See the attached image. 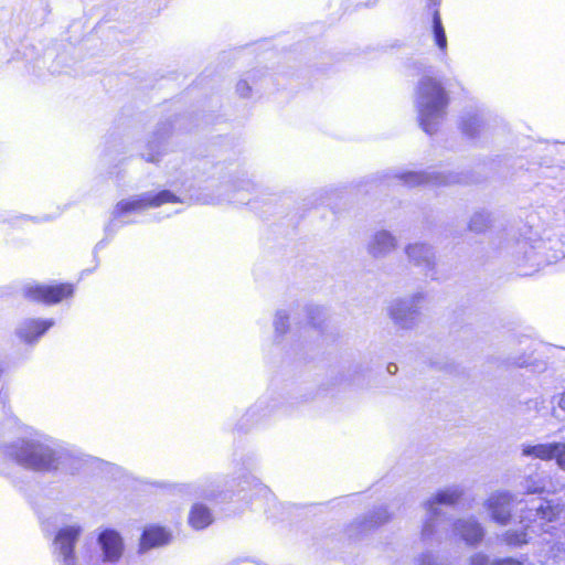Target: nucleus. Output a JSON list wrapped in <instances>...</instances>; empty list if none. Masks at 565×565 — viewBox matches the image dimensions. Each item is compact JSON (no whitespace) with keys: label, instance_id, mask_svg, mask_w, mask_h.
I'll use <instances>...</instances> for the list:
<instances>
[{"label":"nucleus","instance_id":"nucleus-1","mask_svg":"<svg viewBox=\"0 0 565 565\" xmlns=\"http://www.w3.org/2000/svg\"><path fill=\"white\" fill-rule=\"evenodd\" d=\"M448 104V94L438 78L427 75L419 81L417 87L418 121L426 134L433 135L437 131Z\"/></svg>","mask_w":565,"mask_h":565},{"label":"nucleus","instance_id":"nucleus-2","mask_svg":"<svg viewBox=\"0 0 565 565\" xmlns=\"http://www.w3.org/2000/svg\"><path fill=\"white\" fill-rule=\"evenodd\" d=\"M12 458L18 465L41 472L56 470L60 459L50 446L34 440H26L17 446Z\"/></svg>","mask_w":565,"mask_h":565},{"label":"nucleus","instance_id":"nucleus-3","mask_svg":"<svg viewBox=\"0 0 565 565\" xmlns=\"http://www.w3.org/2000/svg\"><path fill=\"white\" fill-rule=\"evenodd\" d=\"M75 292L73 282H57L51 285L38 284L23 290L25 299L34 303L52 306L71 299Z\"/></svg>","mask_w":565,"mask_h":565},{"label":"nucleus","instance_id":"nucleus-4","mask_svg":"<svg viewBox=\"0 0 565 565\" xmlns=\"http://www.w3.org/2000/svg\"><path fill=\"white\" fill-rule=\"evenodd\" d=\"M81 535L79 526L62 527L55 535L54 544L64 565H76L75 545Z\"/></svg>","mask_w":565,"mask_h":565},{"label":"nucleus","instance_id":"nucleus-5","mask_svg":"<svg viewBox=\"0 0 565 565\" xmlns=\"http://www.w3.org/2000/svg\"><path fill=\"white\" fill-rule=\"evenodd\" d=\"M98 544L103 552V561L117 563L125 551V544L119 532L113 529H105L98 535Z\"/></svg>","mask_w":565,"mask_h":565},{"label":"nucleus","instance_id":"nucleus-6","mask_svg":"<svg viewBox=\"0 0 565 565\" xmlns=\"http://www.w3.org/2000/svg\"><path fill=\"white\" fill-rule=\"evenodd\" d=\"M513 498L509 493H497L489 498L487 505L491 518L499 524H507L511 518Z\"/></svg>","mask_w":565,"mask_h":565},{"label":"nucleus","instance_id":"nucleus-7","mask_svg":"<svg viewBox=\"0 0 565 565\" xmlns=\"http://www.w3.org/2000/svg\"><path fill=\"white\" fill-rule=\"evenodd\" d=\"M171 541V533L163 526L149 525L140 536V548L146 551L167 545Z\"/></svg>","mask_w":565,"mask_h":565},{"label":"nucleus","instance_id":"nucleus-8","mask_svg":"<svg viewBox=\"0 0 565 565\" xmlns=\"http://www.w3.org/2000/svg\"><path fill=\"white\" fill-rule=\"evenodd\" d=\"M53 320L29 319L22 323L18 331L19 338L25 343L38 341L52 326Z\"/></svg>","mask_w":565,"mask_h":565},{"label":"nucleus","instance_id":"nucleus-9","mask_svg":"<svg viewBox=\"0 0 565 565\" xmlns=\"http://www.w3.org/2000/svg\"><path fill=\"white\" fill-rule=\"evenodd\" d=\"M214 521L212 511L209 507L203 503H195L192 505L189 512L188 522L189 525L196 530H204L210 526Z\"/></svg>","mask_w":565,"mask_h":565},{"label":"nucleus","instance_id":"nucleus-10","mask_svg":"<svg viewBox=\"0 0 565 565\" xmlns=\"http://www.w3.org/2000/svg\"><path fill=\"white\" fill-rule=\"evenodd\" d=\"M455 531L470 545L479 543L483 537V531L480 524L471 520H458L455 523Z\"/></svg>","mask_w":565,"mask_h":565},{"label":"nucleus","instance_id":"nucleus-11","mask_svg":"<svg viewBox=\"0 0 565 565\" xmlns=\"http://www.w3.org/2000/svg\"><path fill=\"white\" fill-rule=\"evenodd\" d=\"M557 450V443L527 445L522 448V455L543 461L553 460Z\"/></svg>","mask_w":565,"mask_h":565},{"label":"nucleus","instance_id":"nucleus-12","mask_svg":"<svg viewBox=\"0 0 565 565\" xmlns=\"http://www.w3.org/2000/svg\"><path fill=\"white\" fill-rule=\"evenodd\" d=\"M143 195H145L147 209L158 207V206H161V205L168 204V203H181L182 202L178 195H175L173 192H171L169 190H161L154 194L146 193Z\"/></svg>","mask_w":565,"mask_h":565},{"label":"nucleus","instance_id":"nucleus-13","mask_svg":"<svg viewBox=\"0 0 565 565\" xmlns=\"http://www.w3.org/2000/svg\"><path fill=\"white\" fill-rule=\"evenodd\" d=\"M147 204L145 195L130 200H121L115 205L114 214L116 217H121L128 213L146 210Z\"/></svg>","mask_w":565,"mask_h":565},{"label":"nucleus","instance_id":"nucleus-14","mask_svg":"<svg viewBox=\"0 0 565 565\" xmlns=\"http://www.w3.org/2000/svg\"><path fill=\"white\" fill-rule=\"evenodd\" d=\"M460 497L461 492L458 490H441L429 500L428 505L431 510L440 504L452 505L459 501Z\"/></svg>","mask_w":565,"mask_h":565},{"label":"nucleus","instance_id":"nucleus-15","mask_svg":"<svg viewBox=\"0 0 565 565\" xmlns=\"http://www.w3.org/2000/svg\"><path fill=\"white\" fill-rule=\"evenodd\" d=\"M433 34L436 45L443 53H446L447 36L438 10H435L433 13Z\"/></svg>","mask_w":565,"mask_h":565},{"label":"nucleus","instance_id":"nucleus-16","mask_svg":"<svg viewBox=\"0 0 565 565\" xmlns=\"http://www.w3.org/2000/svg\"><path fill=\"white\" fill-rule=\"evenodd\" d=\"M564 507L557 503H553L552 501H545L537 508L539 516L545 522H553L563 512Z\"/></svg>","mask_w":565,"mask_h":565},{"label":"nucleus","instance_id":"nucleus-17","mask_svg":"<svg viewBox=\"0 0 565 565\" xmlns=\"http://www.w3.org/2000/svg\"><path fill=\"white\" fill-rule=\"evenodd\" d=\"M504 542L510 546H522L529 543V525L521 530H510L503 535Z\"/></svg>","mask_w":565,"mask_h":565},{"label":"nucleus","instance_id":"nucleus-18","mask_svg":"<svg viewBox=\"0 0 565 565\" xmlns=\"http://www.w3.org/2000/svg\"><path fill=\"white\" fill-rule=\"evenodd\" d=\"M491 565H533L527 557L515 558V557H502L493 561Z\"/></svg>","mask_w":565,"mask_h":565},{"label":"nucleus","instance_id":"nucleus-19","mask_svg":"<svg viewBox=\"0 0 565 565\" xmlns=\"http://www.w3.org/2000/svg\"><path fill=\"white\" fill-rule=\"evenodd\" d=\"M558 467L565 470V444L557 443V450H555V457Z\"/></svg>","mask_w":565,"mask_h":565},{"label":"nucleus","instance_id":"nucleus-20","mask_svg":"<svg viewBox=\"0 0 565 565\" xmlns=\"http://www.w3.org/2000/svg\"><path fill=\"white\" fill-rule=\"evenodd\" d=\"M470 565H491L489 558L484 554H475L470 557Z\"/></svg>","mask_w":565,"mask_h":565},{"label":"nucleus","instance_id":"nucleus-21","mask_svg":"<svg viewBox=\"0 0 565 565\" xmlns=\"http://www.w3.org/2000/svg\"><path fill=\"white\" fill-rule=\"evenodd\" d=\"M424 250H425V246L424 245H419V244L408 245L406 247V253L411 257H415L416 255L422 254Z\"/></svg>","mask_w":565,"mask_h":565},{"label":"nucleus","instance_id":"nucleus-22","mask_svg":"<svg viewBox=\"0 0 565 565\" xmlns=\"http://www.w3.org/2000/svg\"><path fill=\"white\" fill-rule=\"evenodd\" d=\"M544 492V487L537 483L526 486L524 493L526 494H541Z\"/></svg>","mask_w":565,"mask_h":565}]
</instances>
